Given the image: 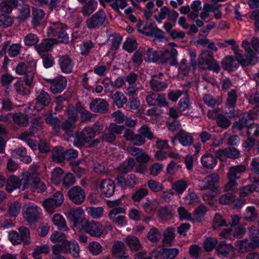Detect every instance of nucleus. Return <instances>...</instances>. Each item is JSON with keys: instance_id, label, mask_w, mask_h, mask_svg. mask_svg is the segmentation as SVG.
Returning <instances> with one entry per match:
<instances>
[{"instance_id": "1", "label": "nucleus", "mask_w": 259, "mask_h": 259, "mask_svg": "<svg viewBox=\"0 0 259 259\" xmlns=\"http://www.w3.org/2000/svg\"><path fill=\"white\" fill-rule=\"evenodd\" d=\"M242 46L248 54L246 58H244L238 46H237L233 48L235 58L241 62V65L243 66L256 64L258 62V59L255 53L250 49V44L246 40H244Z\"/></svg>"}, {"instance_id": "2", "label": "nucleus", "mask_w": 259, "mask_h": 259, "mask_svg": "<svg viewBox=\"0 0 259 259\" xmlns=\"http://www.w3.org/2000/svg\"><path fill=\"white\" fill-rule=\"evenodd\" d=\"M27 176H28V172L23 174L20 177L14 175L10 176L6 182V191L11 193L17 189H19L21 191L28 189Z\"/></svg>"}, {"instance_id": "3", "label": "nucleus", "mask_w": 259, "mask_h": 259, "mask_svg": "<svg viewBox=\"0 0 259 259\" xmlns=\"http://www.w3.org/2000/svg\"><path fill=\"white\" fill-rule=\"evenodd\" d=\"M66 29V25L57 22L51 24L48 27L47 33L49 36L57 37L60 42L67 44L69 42V36Z\"/></svg>"}, {"instance_id": "4", "label": "nucleus", "mask_w": 259, "mask_h": 259, "mask_svg": "<svg viewBox=\"0 0 259 259\" xmlns=\"http://www.w3.org/2000/svg\"><path fill=\"white\" fill-rule=\"evenodd\" d=\"M19 233L12 231L9 233V238L13 244H19L22 242L24 244L27 245L30 242L29 230L24 226L19 228Z\"/></svg>"}, {"instance_id": "5", "label": "nucleus", "mask_w": 259, "mask_h": 259, "mask_svg": "<svg viewBox=\"0 0 259 259\" xmlns=\"http://www.w3.org/2000/svg\"><path fill=\"white\" fill-rule=\"evenodd\" d=\"M105 23L107 24L108 22L106 13L103 10L97 11L85 21L86 26L90 29L99 28Z\"/></svg>"}, {"instance_id": "6", "label": "nucleus", "mask_w": 259, "mask_h": 259, "mask_svg": "<svg viewBox=\"0 0 259 259\" xmlns=\"http://www.w3.org/2000/svg\"><path fill=\"white\" fill-rule=\"evenodd\" d=\"M96 136V131L91 127L84 128L81 132L77 133L74 138V145L80 147L89 143Z\"/></svg>"}, {"instance_id": "7", "label": "nucleus", "mask_w": 259, "mask_h": 259, "mask_svg": "<svg viewBox=\"0 0 259 259\" xmlns=\"http://www.w3.org/2000/svg\"><path fill=\"white\" fill-rule=\"evenodd\" d=\"M82 223V229L91 236L100 237L103 234L104 229L100 222L87 220L83 221Z\"/></svg>"}, {"instance_id": "8", "label": "nucleus", "mask_w": 259, "mask_h": 259, "mask_svg": "<svg viewBox=\"0 0 259 259\" xmlns=\"http://www.w3.org/2000/svg\"><path fill=\"white\" fill-rule=\"evenodd\" d=\"M219 180V176L218 174L213 173L206 176L199 185V189L204 190L209 189L213 193H218L219 189L216 184Z\"/></svg>"}, {"instance_id": "9", "label": "nucleus", "mask_w": 259, "mask_h": 259, "mask_svg": "<svg viewBox=\"0 0 259 259\" xmlns=\"http://www.w3.org/2000/svg\"><path fill=\"white\" fill-rule=\"evenodd\" d=\"M67 195L69 199L76 205L82 204L85 198L84 190L78 186L71 187L68 191Z\"/></svg>"}, {"instance_id": "10", "label": "nucleus", "mask_w": 259, "mask_h": 259, "mask_svg": "<svg viewBox=\"0 0 259 259\" xmlns=\"http://www.w3.org/2000/svg\"><path fill=\"white\" fill-rule=\"evenodd\" d=\"M27 180L28 188H30L32 191H36L38 193L42 192L46 190V187L45 185L35 174H30L28 173Z\"/></svg>"}, {"instance_id": "11", "label": "nucleus", "mask_w": 259, "mask_h": 259, "mask_svg": "<svg viewBox=\"0 0 259 259\" xmlns=\"http://www.w3.org/2000/svg\"><path fill=\"white\" fill-rule=\"evenodd\" d=\"M51 97L49 94L43 90L36 92V103L34 109L39 111L49 105L51 102Z\"/></svg>"}, {"instance_id": "12", "label": "nucleus", "mask_w": 259, "mask_h": 259, "mask_svg": "<svg viewBox=\"0 0 259 259\" xmlns=\"http://www.w3.org/2000/svg\"><path fill=\"white\" fill-rule=\"evenodd\" d=\"M146 100L147 104L150 106H166L167 105L164 94H155L150 92L147 95Z\"/></svg>"}, {"instance_id": "13", "label": "nucleus", "mask_w": 259, "mask_h": 259, "mask_svg": "<svg viewBox=\"0 0 259 259\" xmlns=\"http://www.w3.org/2000/svg\"><path fill=\"white\" fill-rule=\"evenodd\" d=\"M50 83V90L53 94H58L62 92L67 85V79L62 76H57L53 79L49 80Z\"/></svg>"}, {"instance_id": "14", "label": "nucleus", "mask_w": 259, "mask_h": 259, "mask_svg": "<svg viewBox=\"0 0 259 259\" xmlns=\"http://www.w3.org/2000/svg\"><path fill=\"white\" fill-rule=\"evenodd\" d=\"M115 185L110 179L103 180L100 186L101 195L103 197H109L114 193Z\"/></svg>"}, {"instance_id": "15", "label": "nucleus", "mask_w": 259, "mask_h": 259, "mask_svg": "<svg viewBox=\"0 0 259 259\" xmlns=\"http://www.w3.org/2000/svg\"><path fill=\"white\" fill-rule=\"evenodd\" d=\"M90 109L94 112L106 113L108 109V103L104 99L100 98L95 99L91 102Z\"/></svg>"}, {"instance_id": "16", "label": "nucleus", "mask_w": 259, "mask_h": 259, "mask_svg": "<svg viewBox=\"0 0 259 259\" xmlns=\"http://www.w3.org/2000/svg\"><path fill=\"white\" fill-rule=\"evenodd\" d=\"M83 209L81 207H78L76 209H71L68 211L69 217L71 222H72L74 227H77L80 225L82 227L83 225V221L87 220L81 217Z\"/></svg>"}, {"instance_id": "17", "label": "nucleus", "mask_w": 259, "mask_h": 259, "mask_svg": "<svg viewBox=\"0 0 259 259\" xmlns=\"http://www.w3.org/2000/svg\"><path fill=\"white\" fill-rule=\"evenodd\" d=\"M38 207L34 205H28L25 207L23 217L28 222H33L37 220L39 214Z\"/></svg>"}, {"instance_id": "18", "label": "nucleus", "mask_w": 259, "mask_h": 259, "mask_svg": "<svg viewBox=\"0 0 259 259\" xmlns=\"http://www.w3.org/2000/svg\"><path fill=\"white\" fill-rule=\"evenodd\" d=\"M178 52L175 49L170 50H165L162 55V62L163 63H169L171 66L178 65L177 57Z\"/></svg>"}, {"instance_id": "19", "label": "nucleus", "mask_w": 259, "mask_h": 259, "mask_svg": "<svg viewBox=\"0 0 259 259\" xmlns=\"http://www.w3.org/2000/svg\"><path fill=\"white\" fill-rule=\"evenodd\" d=\"M59 64L62 71L65 73H71L74 66L73 60L67 55L60 57Z\"/></svg>"}, {"instance_id": "20", "label": "nucleus", "mask_w": 259, "mask_h": 259, "mask_svg": "<svg viewBox=\"0 0 259 259\" xmlns=\"http://www.w3.org/2000/svg\"><path fill=\"white\" fill-rule=\"evenodd\" d=\"M201 162L204 167L212 169L217 165V159L212 154L207 153L202 156Z\"/></svg>"}, {"instance_id": "21", "label": "nucleus", "mask_w": 259, "mask_h": 259, "mask_svg": "<svg viewBox=\"0 0 259 259\" xmlns=\"http://www.w3.org/2000/svg\"><path fill=\"white\" fill-rule=\"evenodd\" d=\"M152 78L149 82L150 88L155 92H161L164 91L167 87L166 82L161 81L157 79V75H152Z\"/></svg>"}, {"instance_id": "22", "label": "nucleus", "mask_w": 259, "mask_h": 259, "mask_svg": "<svg viewBox=\"0 0 259 259\" xmlns=\"http://www.w3.org/2000/svg\"><path fill=\"white\" fill-rule=\"evenodd\" d=\"M125 242L132 252H137L142 248L140 242L137 237L129 235L125 238Z\"/></svg>"}, {"instance_id": "23", "label": "nucleus", "mask_w": 259, "mask_h": 259, "mask_svg": "<svg viewBox=\"0 0 259 259\" xmlns=\"http://www.w3.org/2000/svg\"><path fill=\"white\" fill-rule=\"evenodd\" d=\"M57 41L56 38L45 39L39 45L35 46V49L39 53L48 52L53 45L56 44Z\"/></svg>"}, {"instance_id": "24", "label": "nucleus", "mask_w": 259, "mask_h": 259, "mask_svg": "<svg viewBox=\"0 0 259 259\" xmlns=\"http://www.w3.org/2000/svg\"><path fill=\"white\" fill-rule=\"evenodd\" d=\"M175 138H177L180 143L184 146H190L193 142V137L184 130L178 133Z\"/></svg>"}, {"instance_id": "25", "label": "nucleus", "mask_w": 259, "mask_h": 259, "mask_svg": "<svg viewBox=\"0 0 259 259\" xmlns=\"http://www.w3.org/2000/svg\"><path fill=\"white\" fill-rule=\"evenodd\" d=\"M223 68L229 71H232L236 69L241 62L236 58L234 59L232 56L226 57L222 61Z\"/></svg>"}, {"instance_id": "26", "label": "nucleus", "mask_w": 259, "mask_h": 259, "mask_svg": "<svg viewBox=\"0 0 259 259\" xmlns=\"http://www.w3.org/2000/svg\"><path fill=\"white\" fill-rule=\"evenodd\" d=\"M75 122L67 119L61 125V128L65 132L66 135H64L65 140L69 141V138L73 137V130L75 127Z\"/></svg>"}, {"instance_id": "27", "label": "nucleus", "mask_w": 259, "mask_h": 259, "mask_svg": "<svg viewBox=\"0 0 259 259\" xmlns=\"http://www.w3.org/2000/svg\"><path fill=\"white\" fill-rule=\"evenodd\" d=\"M234 249L232 245L222 242L217 247L216 252L218 256L226 257L228 255L229 252L233 251Z\"/></svg>"}, {"instance_id": "28", "label": "nucleus", "mask_w": 259, "mask_h": 259, "mask_svg": "<svg viewBox=\"0 0 259 259\" xmlns=\"http://www.w3.org/2000/svg\"><path fill=\"white\" fill-rule=\"evenodd\" d=\"M246 170V167L243 164H240L237 166H232L227 173V177H230L235 180H238L240 177L238 175L245 172Z\"/></svg>"}, {"instance_id": "29", "label": "nucleus", "mask_w": 259, "mask_h": 259, "mask_svg": "<svg viewBox=\"0 0 259 259\" xmlns=\"http://www.w3.org/2000/svg\"><path fill=\"white\" fill-rule=\"evenodd\" d=\"M111 98L113 102L118 108H122L127 102V99L124 95L120 92H116L111 95Z\"/></svg>"}, {"instance_id": "30", "label": "nucleus", "mask_w": 259, "mask_h": 259, "mask_svg": "<svg viewBox=\"0 0 259 259\" xmlns=\"http://www.w3.org/2000/svg\"><path fill=\"white\" fill-rule=\"evenodd\" d=\"M32 23L35 26L40 24V21L44 18L45 13L42 9L32 7Z\"/></svg>"}, {"instance_id": "31", "label": "nucleus", "mask_w": 259, "mask_h": 259, "mask_svg": "<svg viewBox=\"0 0 259 259\" xmlns=\"http://www.w3.org/2000/svg\"><path fill=\"white\" fill-rule=\"evenodd\" d=\"M149 30L145 33L148 36H154L156 38H161L163 37L162 31L156 26L154 22H152L148 26Z\"/></svg>"}, {"instance_id": "32", "label": "nucleus", "mask_w": 259, "mask_h": 259, "mask_svg": "<svg viewBox=\"0 0 259 259\" xmlns=\"http://www.w3.org/2000/svg\"><path fill=\"white\" fill-rule=\"evenodd\" d=\"M97 6L96 2L89 1L84 4L81 12L84 16H89L96 10Z\"/></svg>"}, {"instance_id": "33", "label": "nucleus", "mask_w": 259, "mask_h": 259, "mask_svg": "<svg viewBox=\"0 0 259 259\" xmlns=\"http://www.w3.org/2000/svg\"><path fill=\"white\" fill-rule=\"evenodd\" d=\"M207 211V209L204 205H200L194 211L193 216V222H200L203 220L204 216Z\"/></svg>"}, {"instance_id": "34", "label": "nucleus", "mask_w": 259, "mask_h": 259, "mask_svg": "<svg viewBox=\"0 0 259 259\" xmlns=\"http://www.w3.org/2000/svg\"><path fill=\"white\" fill-rule=\"evenodd\" d=\"M13 120L15 124L20 126H25L28 124V116L22 113H16L13 116Z\"/></svg>"}, {"instance_id": "35", "label": "nucleus", "mask_w": 259, "mask_h": 259, "mask_svg": "<svg viewBox=\"0 0 259 259\" xmlns=\"http://www.w3.org/2000/svg\"><path fill=\"white\" fill-rule=\"evenodd\" d=\"M67 250V253H71L75 258H77L79 255V247L78 243L74 241L73 242L65 241Z\"/></svg>"}, {"instance_id": "36", "label": "nucleus", "mask_w": 259, "mask_h": 259, "mask_svg": "<svg viewBox=\"0 0 259 259\" xmlns=\"http://www.w3.org/2000/svg\"><path fill=\"white\" fill-rule=\"evenodd\" d=\"M52 221L54 224L56 226L59 230H64L66 231L68 230L66 226L65 220L61 214H54L52 219Z\"/></svg>"}, {"instance_id": "37", "label": "nucleus", "mask_w": 259, "mask_h": 259, "mask_svg": "<svg viewBox=\"0 0 259 259\" xmlns=\"http://www.w3.org/2000/svg\"><path fill=\"white\" fill-rule=\"evenodd\" d=\"M188 186V182L184 179L176 181L172 185V189L178 194H182Z\"/></svg>"}, {"instance_id": "38", "label": "nucleus", "mask_w": 259, "mask_h": 259, "mask_svg": "<svg viewBox=\"0 0 259 259\" xmlns=\"http://www.w3.org/2000/svg\"><path fill=\"white\" fill-rule=\"evenodd\" d=\"M86 211L90 217L95 219L101 218L104 213V209L102 207H90L87 208Z\"/></svg>"}, {"instance_id": "39", "label": "nucleus", "mask_w": 259, "mask_h": 259, "mask_svg": "<svg viewBox=\"0 0 259 259\" xmlns=\"http://www.w3.org/2000/svg\"><path fill=\"white\" fill-rule=\"evenodd\" d=\"M257 218V213L254 206L247 207L243 214V219L249 222L254 221Z\"/></svg>"}, {"instance_id": "40", "label": "nucleus", "mask_w": 259, "mask_h": 259, "mask_svg": "<svg viewBox=\"0 0 259 259\" xmlns=\"http://www.w3.org/2000/svg\"><path fill=\"white\" fill-rule=\"evenodd\" d=\"M213 53L209 51L203 52L199 57L198 64L199 65L206 64L213 60Z\"/></svg>"}, {"instance_id": "41", "label": "nucleus", "mask_w": 259, "mask_h": 259, "mask_svg": "<svg viewBox=\"0 0 259 259\" xmlns=\"http://www.w3.org/2000/svg\"><path fill=\"white\" fill-rule=\"evenodd\" d=\"M125 246L121 241L115 242L112 248V252L114 256L125 254Z\"/></svg>"}, {"instance_id": "42", "label": "nucleus", "mask_w": 259, "mask_h": 259, "mask_svg": "<svg viewBox=\"0 0 259 259\" xmlns=\"http://www.w3.org/2000/svg\"><path fill=\"white\" fill-rule=\"evenodd\" d=\"M52 158L54 161L61 162L65 160L64 151L61 147H56L52 151Z\"/></svg>"}, {"instance_id": "43", "label": "nucleus", "mask_w": 259, "mask_h": 259, "mask_svg": "<svg viewBox=\"0 0 259 259\" xmlns=\"http://www.w3.org/2000/svg\"><path fill=\"white\" fill-rule=\"evenodd\" d=\"M94 170L99 175L107 174L109 172L107 165L102 161H95L94 163Z\"/></svg>"}, {"instance_id": "44", "label": "nucleus", "mask_w": 259, "mask_h": 259, "mask_svg": "<svg viewBox=\"0 0 259 259\" xmlns=\"http://www.w3.org/2000/svg\"><path fill=\"white\" fill-rule=\"evenodd\" d=\"M161 234L158 229L156 227H152L147 234V238L149 241L153 243H157L160 239Z\"/></svg>"}, {"instance_id": "45", "label": "nucleus", "mask_w": 259, "mask_h": 259, "mask_svg": "<svg viewBox=\"0 0 259 259\" xmlns=\"http://www.w3.org/2000/svg\"><path fill=\"white\" fill-rule=\"evenodd\" d=\"M257 186L254 184L248 185L241 187L239 191V195L241 197H244L248 196L253 192L256 191Z\"/></svg>"}, {"instance_id": "46", "label": "nucleus", "mask_w": 259, "mask_h": 259, "mask_svg": "<svg viewBox=\"0 0 259 259\" xmlns=\"http://www.w3.org/2000/svg\"><path fill=\"white\" fill-rule=\"evenodd\" d=\"M52 253L53 255H61V253H67L66 242H62L61 244L58 243L52 246Z\"/></svg>"}, {"instance_id": "47", "label": "nucleus", "mask_w": 259, "mask_h": 259, "mask_svg": "<svg viewBox=\"0 0 259 259\" xmlns=\"http://www.w3.org/2000/svg\"><path fill=\"white\" fill-rule=\"evenodd\" d=\"M235 200V195L232 193H227L222 195L219 198V202L221 204L226 205L232 203Z\"/></svg>"}, {"instance_id": "48", "label": "nucleus", "mask_w": 259, "mask_h": 259, "mask_svg": "<svg viewBox=\"0 0 259 259\" xmlns=\"http://www.w3.org/2000/svg\"><path fill=\"white\" fill-rule=\"evenodd\" d=\"M179 253L177 248H163L161 250V254L165 259H173Z\"/></svg>"}, {"instance_id": "49", "label": "nucleus", "mask_w": 259, "mask_h": 259, "mask_svg": "<svg viewBox=\"0 0 259 259\" xmlns=\"http://www.w3.org/2000/svg\"><path fill=\"white\" fill-rule=\"evenodd\" d=\"M175 228L172 227L167 228L164 232V238L162 240L164 243H170L175 239V235L174 233Z\"/></svg>"}, {"instance_id": "50", "label": "nucleus", "mask_w": 259, "mask_h": 259, "mask_svg": "<svg viewBox=\"0 0 259 259\" xmlns=\"http://www.w3.org/2000/svg\"><path fill=\"white\" fill-rule=\"evenodd\" d=\"M238 246V252L240 253H244L251 250L249 242L246 239L238 241L237 242Z\"/></svg>"}, {"instance_id": "51", "label": "nucleus", "mask_w": 259, "mask_h": 259, "mask_svg": "<svg viewBox=\"0 0 259 259\" xmlns=\"http://www.w3.org/2000/svg\"><path fill=\"white\" fill-rule=\"evenodd\" d=\"M218 240L216 238L208 237L203 241V247L207 251H211L216 246Z\"/></svg>"}, {"instance_id": "52", "label": "nucleus", "mask_w": 259, "mask_h": 259, "mask_svg": "<svg viewBox=\"0 0 259 259\" xmlns=\"http://www.w3.org/2000/svg\"><path fill=\"white\" fill-rule=\"evenodd\" d=\"M237 96L236 92L234 90H232L228 93V97L226 104L230 108H234L236 106Z\"/></svg>"}, {"instance_id": "53", "label": "nucleus", "mask_w": 259, "mask_h": 259, "mask_svg": "<svg viewBox=\"0 0 259 259\" xmlns=\"http://www.w3.org/2000/svg\"><path fill=\"white\" fill-rule=\"evenodd\" d=\"M43 205L47 211L50 213H53L56 208L60 207V206L56 204L51 198L45 200L44 201Z\"/></svg>"}, {"instance_id": "54", "label": "nucleus", "mask_w": 259, "mask_h": 259, "mask_svg": "<svg viewBox=\"0 0 259 259\" xmlns=\"http://www.w3.org/2000/svg\"><path fill=\"white\" fill-rule=\"evenodd\" d=\"M66 112L68 116V119L72 120L75 122L77 120L78 118L77 110L73 106H68L66 110Z\"/></svg>"}, {"instance_id": "55", "label": "nucleus", "mask_w": 259, "mask_h": 259, "mask_svg": "<svg viewBox=\"0 0 259 259\" xmlns=\"http://www.w3.org/2000/svg\"><path fill=\"white\" fill-rule=\"evenodd\" d=\"M100 139L103 142L112 143L115 140L116 137L107 127L106 131H105L101 134Z\"/></svg>"}, {"instance_id": "56", "label": "nucleus", "mask_w": 259, "mask_h": 259, "mask_svg": "<svg viewBox=\"0 0 259 259\" xmlns=\"http://www.w3.org/2000/svg\"><path fill=\"white\" fill-rule=\"evenodd\" d=\"M90 252L93 255H97L102 251V246L101 245L95 241L90 242L88 246Z\"/></svg>"}, {"instance_id": "57", "label": "nucleus", "mask_w": 259, "mask_h": 259, "mask_svg": "<svg viewBox=\"0 0 259 259\" xmlns=\"http://www.w3.org/2000/svg\"><path fill=\"white\" fill-rule=\"evenodd\" d=\"M217 120V125L223 128H227L231 125L230 120L224 115L219 114L218 115Z\"/></svg>"}, {"instance_id": "58", "label": "nucleus", "mask_w": 259, "mask_h": 259, "mask_svg": "<svg viewBox=\"0 0 259 259\" xmlns=\"http://www.w3.org/2000/svg\"><path fill=\"white\" fill-rule=\"evenodd\" d=\"M66 235L64 233L55 231L53 232L50 237L51 241L53 243L62 242L64 241H68L66 240Z\"/></svg>"}, {"instance_id": "59", "label": "nucleus", "mask_w": 259, "mask_h": 259, "mask_svg": "<svg viewBox=\"0 0 259 259\" xmlns=\"http://www.w3.org/2000/svg\"><path fill=\"white\" fill-rule=\"evenodd\" d=\"M247 136L256 138L259 136V124H250L247 128Z\"/></svg>"}, {"instance_id": "60", "label": "nucleus", "mask_w": 259, "mask_h": 259, "mask_svg": "<svg viewBox=\"0 0 259 259\" xmlns=\"http://www.w3.org/2000/svg\"><path fill=\"white\" fill-rule=\"evenodd\" d=\"M148 193V190L146 188H141L137 190L132 195V199L136 202L140 201L142 198L145 197Z\"/></svg>"}, {"instance_id": "61", "label": "nucleus", "mask_w": 259, "mask_h": 259, "mask_svg": "<svg viewBox=\"0 0 259 259\" xmlns=\"http://www.w3.org/2000/svg\"><path fill=\"white\" fill-rule=\"evenodd\" d=\"M127 5L126 0H115L114 4H111V8L118 14H121L120 9H123Z\"/></svg>"}, {"instance_id": "62", "label": "nucleus", "mask_w": 259, "mask_h": 259, "mask_svg": "<svg viewBox=\"0 0 259 259\" xmlns=\"http://www.w3.org/2000/svg\"><path fill=\"white\" fill-rule=\"evenodd\" d=\"M63 175V171L61 168L57 167L55 168L52 174V180L53 182L56 185L59 184L61 181Z\"/></svg>"}, {"instance_id": "63", "label": "nucleus", "mask_w": 259, "mask_h": 259, "mask_svg": "<svg viewBox=\"0 0 259 259\" xmlns=\"http://www.w3.org/2000/svg\"><path fill=\"white\" fill-rule=\"evenodd\" d=\"M22 5L23 7L20 10L19 18L21 20H25L30 16V9L29 5L26 3Z\"/></svg>"}, {"instance_id": "64", "label": "nucleus", "mask_w": 259, "mask_h": 259, "mask_svg": "<svg viewBox=\"0 0 259 259\" xmlns=\"http://www.w3.org/2000/svg\"><path fill=\"white\" fill-rule=\"evenodd\" d=\"M38 36L33 33H29L24 37V42L26 46H31L35 45L38 42Z\"/></svg>"}]
</instances>
